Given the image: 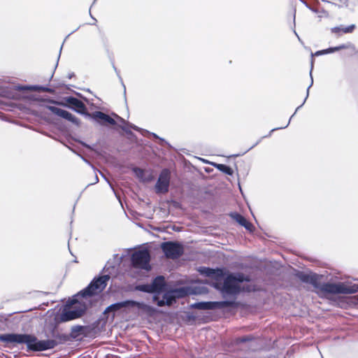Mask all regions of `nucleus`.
<instances>
[{
  "mask_svg": "<svg viewBox=\"0 0 358 358\" xmlns=\"http://www.w3.org/2000/svg\"><path fill=\"white\" fill-rule=\"evenodd\" d=\"M85 329V326L76 325L71 328L69 335L60 334L57 329V326L52 325L50 327V335L46 336L49 338L45 340H39L32 334H17L8 333L0 334V342L5 345L9 344H25L27 351L29 352H43L54 349L59 344L65 343L70 341V338L76 339L83 334Z\"/></svg>",
  "mask_w": 358,
  "mask_h": 358,
  "instance_id": "obj_1",
  "label": "nucleus"
},
{
  "mask_svg": "<svg viewBox=\"0 0 358 358\" xmlns=\"http://www.w3.org/2000/svg\"><path fill=\"white\" fill-rule=\"evenodd\" d=\"M295 276L302 282L311 285L318 292L316 293L320 296L324 297L328 294H351L358 292V285H346L344 282H323L320 280L324 275L309 271L306 273L302 271L296 270Z\"/></svg>",
  "mask_w": 358,
  "mask_h": 358,
  "instance_id": "obj_2",
  "label": "nucleus"
},
{
  "mask_svg": "<svg viewBox=\"0 0 358 358\" xmlns=\"http://www.w3.org/2000/svg\"><path fill=\"white\" fill-rule=\"evenodd\" d=\"M249 281L250 278L242 273L229 272L222 282H215L214 287L221 292L223 297L236 296L241 292L239 284Z\"/></svg>",
  "mask_w": 358,
  "mask_h": 358,
  "instance_id": "obj_3",
  "label": "nucleus"
},
{
  "mask_svg": "<svg viewBox=\"0 0 358 358\" xmlns=\"http://www.w3.org/2000/svg\"><path fill=\"white\" fill-rule=\"evenodd\" d=\"M79 297H80V295L78 293L67 301L59 315V322H69L79 318L85 313L87 306L85 302L80 301Z\"/></svg>",
  "mask_w": 358,
  "mask_h": 358,
  "instance_id": "obj_4",
  "label": "nucleus"
},
{
  "mask_svg": "<svg viewBox=\"0 0 358 358\" xmlns=\"http://www.w3.org/2000/svg\"><path fill=\"white\" fill-rule=\"evenodd\" d=\"M162 299L157 296L156 301H152L159 307L171 306L176 303L178 299H183L187 296L194 294L193 289L188 286L178 288H167L162 293Z\"/></svg>",
  "mask_w": 358,
  "mask_h": 358,
  "instance_id": "obj_5",
  "label": "nucleus"
},
{
  "mask_svg": "<svg viewBox=\"0 0 358 358\" xmlns=\"http://www.w3.org/2000/svg\"><path fill=\"white\" fill-rule=\"evenodd\" d=\"M136 307L138 309L143 310L146 313L152 315L157 312V309L153 306L148 305L144 302H139L134 300H125L122 301H118L108 306L103 312V314L113 313V317L115 316V313L122 308Z\"/></svg>",
  "mask_w": 358,
  "mask_h": 358,
  "instance_id": "obj_6",
  "label": "nucleus"
},
{
  "mask_svg": "<svg viewBox=\"0 0 358 358\" xmlns=\"http://www.w3.org/2000/svg\"><path fill=\"white\" fill-rule=\"evenodd\" d=\"M110 278V276L109 274L99 275L94 278L90 283L78 293L81 297L85 299L89 296H93L103 291Z\"/></svg>",
  "mask_w": 358,
  "mask_h": 358,
  "instance_id": "obj_7",
  "label": "nucleus"
},
{
  "mask_svg": "<svg viewBox=\"0 0 358 358\" xmlns=\"http://www.w3.org/2000/svg\"><path fill=\"white\" fill-rule=\"evenodd\" d=\"M150 258V253L148 249L143 248L136 250L131 256V265L134 268L148 271L151 269Z\"/></svg>",
  "mask_w": 358,
  "mask_h": 358,
  "instance_id": "obj_8",
  "label": "nucleus"
},
{
  "mask_svg": "<svg viewBox=\"0 0 358 358\" xmlns=\"http://www.w3.org/2000/svg\"><path fill=\"white\" fill-rule=\"evenodd\" d=\"M160 248L164 256L171 259H178L184 253V246L178 241H164L161 243Z\"/></svg>",
  "mask_w": 358,
  "mask_h": 358,
  "instance_id": "obj_9",
  "label": "nucleus"
},
{
  "mask_svg": "<svg viewBox=\"0 0 358 358\" xmlns=\"http://www.w3.org/2000/svg\"><path fill=\"white\" fill-rule=\"evenodd\" d=\"M313 61H312L311 62V69H310V84L309 85V86L307 88V90H306V96L303 101V103L296 108V109L295 110V112L294 113V114L291 116V117L289 118V121L287 122V123L283 126V127H277V128H274V129H272L269 133L266 135V136H264L262 137H261L255 144H253L250 148H249L248 149H247L246 150H245L244 152H240L238 154H236V155H234L233 156L234 157H239V156H243L244 155L245 153H247L248 151H250V150H252V148H254L255 146H257L261 141L263 138H268L269 136H271V134L275 131H277V130H279V129H285L288 127V125L290 123V121H291V119L293 117V116L296 114V113L298 111V110L301 108L303 106V105L306 103L308 96H309V90H310V88L312 87V85H313V76H312V69H313Z\"/></svg>",
  "mask_w": 358,
  "mask_h": 358,
  "instance_id": "obj_10",
  "label": "nucleus"
},
{
  "mask_svg": "<svg viewBox=\"0 0 358 358\" xmlns=\"http://www.w3.org/2000/svg\"><path fill=\"white\" fill-rule=\"evenodd\" d=\"M59 104L69 108L86 117H90V113L88 112L85 104L82 101L74 96H70L63 97L62 101Z\"/></svg>",
  "mask_w": 358,
  "mask_h": 358,
  "instance_id": "obj_11",
  "label": "nucleus"
},
{
  "mask_svg": "<svg viewBox=\"0 0 358 358\" xmlns=\"http://www.w3.org/2000/svg\"><path fill=\"white\" fill-rule=\"evenodd\" d=\"M171 180V171L169 169H163L160 172L155 184V192L157 194H165L169 192Z\"/></svg>",
  "mask_w": 358,
  "mask_h": 358,
  "instance_id": "obj_12",
  "label": "nucleus"
},
{
  "mask_svg": "<svg viewBox=\"0 0 358 358\" xmlns=\"http://www.w3.org/2000/svg\"><path fill=\"white\" fill-rule=\"evenodd\" d=\"M151 288L152 290V301H156L157 296H160L162 293L166 291L168 288V284L166 279L163 275L156 276L151 282Z\"/></svg>",
  "mask_w": 358,
  "mask_h": 358,
  "instance_id": "obj_13",
  "label": "nucleus"
},
{
  "mask_svg": "<svg viewBox=\"0 0 358 358\" xmlns=\"http://www.w3.org/2000/svg\"><path fill=\"white\" fill-rule=\"evenodd\" d=\"M47 108L53 114L57 115L58 117H60L66 120H68L69 122H71L76 127H80L81 123L80 120L68 110H66L64 109L60 108L55 106H47Z\"/></svg>",
  "mask_w": 358,
  "mask_h": 358,
  "instance_id": "obj_14",
  "label": "nucleus"
},
{
  "mask_svg": "<svg viewBox=\"0 0 358 358\" xmlns=\"http://www.w3.org/2000/svg\"><path fill=\"white\" fill-rule=\"evenodd\" d=\"M90 117L92 118L96 122H98L99 124H102V125H106V124L115 125L116 124V122L113 118H112L109 115L106 114L101 111H95V112L92 113V114L90 113Z\"/></svg>",
  "mask_w": 358,
  "mask_h": 358,
  "instance_id": "obj_15",
  "label": "nucleus"
},
{
  "mask_svg": "<svg viewBox=\"0 0 358 358\" xmlns=\"http://www.w3.org/2000/svg\"><path fill=\"white\" fill-rule=\"evenodd\" d=\"M230 216L248 231L252 232L254 231L255 227L252 224L248 221L247 219L241 214L238 213H231Z\"/></svg>",
  "mask_w": 358,
  "mask_h": 358,
  "instance_id": "obj_16",
  "label": "nucleus"
},
{
  "mask_svg": "<svg viewBox=\"0 0 358 358\" xmlns=\"http://www.w3.org/2000/svg\"><path fill=\"white\" fill-rule=\"evenodd\" d=\"M213 310L222 309L225 308H238L239 304L235 300H224L220 301H212Z\"/></svg>",
  "mask_w": 358,
  "mask_h": 358,
  "instance_id": "obj_17",
  "label": "nucleus"
},
{
  "mask_svg": "<svg viewBox=\"0 0 358 358\" xmlns=\"http://www.w3.org/2000/svg\"><path fill=\"white\" fill-rule=\"evenodd\" d=\"M18 90H31V91H36V92H47L50 94L55 93V90L52 87L43 86V85H20L17 87Z\"/></svg>",
  "mask_w": 358,
  "mask_h": 358,
  "instance_id": "obj_18",
  "label": "nucleus"
},
{
  "mask_svg": "<svg viewBox=\"0 0 358 358\" xmlns=\"http://www.w3.org/2000/svg\"><path fill=\"white\" fill-rule=\"evenodd\" d=\"M190 307L197 310H213L212 301H200L190 305Z\"/></svg>",
  "mask_w": 358,
  "mask_h": 358,
  "instance_id": "obj_19",
  "label": "nucleus"
},
{
  "mask_svg": "<svg viewBox=\"0 0 358 358\" xmlns=\"http://www.w3.org/2000/svg\"><path fill=\"white\" fill-rule=\"evenodd\" d=\"M355 27H356L355 24H351L346 27H343L342 26L334 27L331 29V31L334 34H340L341 32H343L345 34H348V33H352L355 30Z\"/></svg>",
  "mask_w": 358,
  "mask_h": 358,
  "instance_id": "obj_20",
  "label": "nucleus"
},
{
  "mask_svg": "<svg viewBox=\"0 0 358 358\" xmlns=\"http://www.w3.org/2000/svg\"><path fill=\"white\" fill-rule=\"evenodd\" d=\"M212 165L220 171L228 175L232 176L234 173L233 169L228 165L224 164L212 163Z\"/></svg>",
  "mask_w": 358,
  "mask_h": 358,
  "instance_id": "obj_21",
  "label": "nucleus"
},
{
  "mask_svg": "<svg viewBox=\"0 0 358 358\" xmlns=\"http://www.w3.org/2000/svg\"><path fill=\"white\" fill-rule=\"evenodd\" d=\"M229 272H226L224 268H214L213 275L212 278L215 280L216 282H222L221 280H224V278L227 276Z\"/></svg>",
  "mask_w": 358,
  "mask_h": 358,
  "instance_id": "obj_22",
  "label": "nucleus"
},
{
  "mask_svg": "<svg viewBox=\"0 0 358 358\" xmlns=\"http://www.w3.org/2000/svg\"><path fill=\"white\" fill-rule=\"evenodd\" d=\"M255 339V337L252 335H247L243 337H238L234 338L232 342V345H238L241 343L252 341Z\"/></svg>",
  "mask_w": 358,
  "mask_h": 358,
  "instance_id": "obj_23",
  "label": "nucleus"
},
{
  "mask_svg": "<svg viewBox=\"0 0 358 358\" xmlns=\"http://www.w3.org/2000/svg\"><path fill=\"white\" fill-rule=\"evenodd\" d=\"M136 290L152 294V290L151 288V284L143 283L137 285L135 287Z\"/></svg>",
  "mask_w": 358,
  "mask_h": 358,
  "instance_id": "obj_24",
  "label": "nucleus"
},
{
  "mask_svg": "<svg viewBox=\"0 0 358 358\" xmlns=\"http://www.w3.org/2000/svg\"><path fill=\"white\" fill-rule=\"evenodd\" d=\"M115 117L122 123L123 124V126L121 127V129L128 135L134 136V133L127 127V121H126L122 117H120L119 115L114 114Z\"/></svg>",
  "mask_w": 358,
  "mask_h": 358,
  "instance_id": "obj_25",
  "label": "nucleus"
},
{
  "mask_svg": "<svg viewBox=\"0 0 358 358\" xmlns=\"http://www.w3.org/2000/svg\"><path fill=\"white\" fill-rule=\"evenodd\" d=\"M198 271L201 275L210 278H212L214 273V268L206 266H200Z\"/></svg>",
  "mask_w": 358,
  "mask_h": 358,
  "instance_id": "obj_26",
  "label": "nucleus"
},
{
  "mask_svg": "<svg viewBox=\"0 0 358 358\" xmlns=\"http://www.w3.org/2000/svg\"><path fill=\"white\" fill-rule=\"evenodd\" d=\"M155 138L159 139L160 141V145H166L168 147L171 148V145L169 142H167L164 138L159 137L155 133H150Z\"/></svg>",
  "mask_w": 358,
  "mask_h": 358,
  "instance_id": "obj_27",
  "label": "nucleus"
},
{
  "mask_svg": "<svg viewBox=\"0 0 358 358\" xmlns=\"http://www.w3.org/2000/svg\"><path fill=\"white\" fill-rule=\"evenodd\" d=\"M113 69H114V70H115V73H116V74H117V77L119 78V79H120V82H121V84H122V87H123V88H124V96H126V87H125V85H124V83H123V80H122V77H121V76H120V71H119L117 70V69L115 67V64H113Z\"/></svg>",
  "mask_w": 358,
  "mask_h": 358,
  "instance_id": "obj_28",
  "label": "nucleus"
},
{
  "mask_svg": "<svg viewBox=\"0 0 358 358\" xmlns=\"http://www.w3.org/2000/svg\"><path fill=\"white\" fill-rule=\"evenodd\" d=\"M129 129H132L135 131H144V132H147V133H149L148 131L147 130H143V129L136 126L135 124H132V123H130V122H127V126Z\"/></svg>",
  "mask_w": 358,
  "mask_h": 358,
  "instance_id": "obj_29",
  "label": "nucleus"
},
{
  "mask_svg": "<svg viewBox=\"0 0 358 358\" xmlns=\"http://www.w3.org/2000/svg\"><path fill=\"white\" fill-rule=\"evenodd\" d=\"M350 47V44H342L338 46L332 47L334 52L336 51H338L343 49H347Z\"/></svg>",
  "mask_w": 358,
  "mask_h": 358,
  "instance_id": "obj_30",
  "label": "nucleus"
},
{
  "mask_svg": "<svg viewBox=\"0 0 358 358\" xmlns=\"http://www.w3.org/2000/svg\"><path fill=\"white\" fill-rule=\"evenodd\" d=\"M326 51H327V50H326V49H324V50H318V51H317V52L315 53V55H316V56H320V55H322L327 54V53L326 52Z\"/></svg>",
  "mask_w": 358,
  "mask_h": 358,
  "instance_id": "obj_31",
  "label": "nucleus"
},
{
  "mask_svg": "<svg viewBox=\"0 0 358 358\" xmlns=\"http://www.w3.org/2000/svg\"><path fill=\"white\" fill-rule=\"evenodd\" d=\"M110 268L113 269V268H114V266H112V265H110V264H109V262H107V264H106V266H104L103 270H106V271H109V269H110Z\"/></svg>",
  "mask_w": 358,
  "mask_h": 358,
  "instance_id": "obj_32",
  "label": "nucleus"
},
{
  "mask_svg": "<svg viewBox=\"0 0 358 358\" xmlns=\"http://www.w3.org/2000/svg\"><path fill=\"white\" fill-rule=\"evenodd\" d=\"M326 50H327V51H326V52H327V54L333 53V52H334V51H333V48H332V47H330V48H329L326 49Z\"/></svg>",
  "mask_w": 358,
  "mask_h": 358,
  "instance_id": "obj_33",
  "label": "nucleus"
},
{
  "mask_svg": "<svg viewBox=\"0 0 358 358\" xmlns=\"http://www.w3.org/2000/svg\"><path fill=\"white\" fill-rule=\"evenodd\" d=\"M340 3L343 5L347 6H348V0H339Z\"/></svg>",
  "mask_w": 358,
  "mask_h": 358,
  "instance_id": "obj_34",
  "label": "nucleus"
},
{
  "mask_svg": "<svg viewBox=\"0 0 358 358\" xmlns=\"http://www.w3.org/2000/svg\"><path fill=\"white\" fill-rule=\"evenodd\" d=\"M74 76H75L74 73H69L68 74V76H67V78H68L69 79H71V78H73V77H74Z\"/></svg>",
  "mask_w": 358,
  "mask_h": 358,
  "instance_id": "obj_35",
  "label": "nucleus"
},
{
  "mask_svg": "<svg viewBox=\"0 0 358 358\" xmlns=\"http://www.w3.org/2000/svg\"><path fill=\"white\" fill-rule=\"evenodd\" d=\"M78 155L80 156V155ZM80 157L82 158V159H83L84 162H85L86 163H87V164H90V162L87 159H86L84 157H83V156H81V155H80Z\"/></svg>",
  "mask_w": 358,
  "mask_h": 358,
  "instance_id": "obj_36",
  "label": "nucleus"
},
{
  "mask_svg": "<svg viewBox=\"0 0 358 358\" xmlns=\"http://www.w3.org/2000/svg\"><path fill=\"white\" fill-rule=\"evenodd\" d=\"M187 317L189 320H194L195 319V317L192 315H188Z\"/></svg>",
  "mask_w": 358,
  "mask_h": 358,
  "instance_id": "obj_37",
  "label": "nucleus"
},
{
  "mask_svg": "<svg viewBox=\"0 0 358 358\" xmlns=\"http://www.w3.org/2000/svg\"><path fill=\"white\" fill-rule=\"evenodd\" d=\"M62 47H63V45H62V46L60 48L59 54H61ZM59 57H60V55H59V56H58L57 62L59 61ZM57 64H58V62L57 63L56 66H57Z\"/></svg>",
  "mask_w": 358,
  "mask_h": 358,
  "instance_id": "obj_38",
  "label": "nucleus"
},
{
  "mask_svg": "<svg viewBox=\"0 0 358 358\" xmlns=\"http://www.w3.org/2000/svg\"><path fill=\"white\" fill-rule=\"evenodd\" d=\"M295 14H296V10H294V16H293V17H294L293 22H294V27H295V17H296Z\"/></svg>",
  "mask_w": 358,
  "mask_h": 358,
  "instance_id": "obj_39",
  "label": "nucleus"
},
{
  "mask_svg": "<svg viewBox=\"0 0 358 358\" xmlns=\"http://www.w3.org/2000/svg\"><path fill=\"white\" fill-rule=\"evenodd\" d=\"M174 206L176 208L179 207V203L178 202L174 201Z\"/></svg>",
  "mask_w": 358,
  "mask_h": 358,
  "instance_id": "obj_40",
  "label": "nucleus"
},
{
  "mask_svg": "<svg viewBox=\"0 0 358 358\" xmlns=\"http://www.w3.org/2000/svg\"><path fill=\"white\" fill-rule=\"evenodd\" d=\"M78 29H79V27H78V28H77L76 30L72 31V32H71V33H70V34L66 36V38H67L69 35H71V34L74 33V32H75L76 30H78Z\"/></svg>",
  "mask_w": 358,
  "mask_h": 358,
  "instance_id": "obj_41",
  "label": "nucleus"
},
{
  "mask_svg": "<svg viewBox=\"0 0 358 358\" xmlns=\"http://www.w3.org/2000/svg\"><path fill=\"white\" fill-rule=\"evenodd\" d=\"M294 33L295 34V35H296V36L298 37V38L299 39V36H298V34H297L296 31L294 29Z\"/></svg>",
  "mask_w": 358,
  "mask_h": 358,
  "instance_id": "obj_42",
  "label": "nucleus"
},
{
  "mask_svg": "<svg viewBox=\"0 0 358 358\" xmlns=\"http://www.w3.org/2000/svg\"><path fill=\"white\" fill-rule=\"evenodd\" d=\"M95 180H96V182H97L99 181V178H98L97 176H96Z\"/></svg>",
  "mask_w": 358,
  "mask_h": 358,
  "instance_id": "obj_43",
  "label": "nucleus"
},
{
  "mask_svg": "<svg viewBox=\"0 0 358 358\" xmlns=\"http://www.w3.org/2000/svg\"><path fill=\"white\" fill-rule=\"evenodd\" d=\"M91 17L96 22V19H95L94 17H93V16L91 15Z\"/></svg>",
  "mask_w": 358,
  "mask_h": 358,
  "instance_id": "obj_44",
  "label": "nucleus"
},
{
  "mask_svg": "<svg viewBox=\"0 0 358 358\" xmlns=\"http://www.w3.org/2000/svg\"><path fill=\"white\" fill-rule=\"evenodd\" d=\"M63 85H64L66 87V89H70L68 85H65L64 84H63Z\"/></svg>",
  "mask_w": 358,
  "mask_h": 358,
  "instance_id": "obj_45",
  "label": "nucleus"
},
{
  "mask_svg": "<svg viewBox=\"0 0 358 358\" xmlns=\"http://www.w3.org/2000/svg\"><path fill=\"white\" fill-rule=\"evenodd\" d=\"M76 94L78 96H81V94L79 92H76Z\"/></svg>",
  "mask_w": 358,
  "mask_h": 358,
  "instance_id": "obj_46",
  "label": "nucleus"
},
{
  "mask_svg": "<svg viewBox=\"0 0 358 358\" xmlns=\"http://www.w3.org/2000/svg\"><path fill=\"white\" fill-rule=\"evenodd\" d=\"M96 0H94V2H95Z\"/></svg>",
  "mask_w": 358,
  "mask_h": 358,
  "instance_id": "obj_47",
  "label": "nucleus"
}]
</instances>
